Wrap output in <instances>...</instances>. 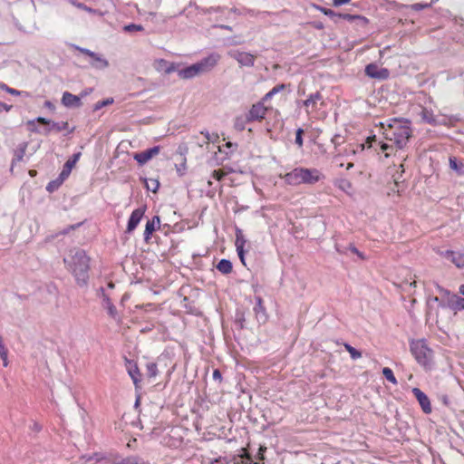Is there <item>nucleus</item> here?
Segmentation results:
<instances>
[{"label": "nucleus", "instance_id": "aec40b11", "mask_svg": "<svg viewBox=\"0 0 464 464\" xmlns=\"http://www.w3.org/2000/svg\"><path fill=\"white\" fill-rule=\"evenodd\" d=\"M92 59V61L91 63V65L95 69L103 70L109 66L108 60L98 53H95V56Z\"/></svg>", "mask_w": 464, "mask_h": 464}, {"label": "nucleus", "instance_id": "c9c22d12", "mask_svg": "<svg viewBox=\"0 0 464 464\" xmlns=\"http://www.w3.org/2000/svg\"><path fill=\"white\" fill-rule=\"evenodd\" d=\"M64 179H62V178H58L56 180H53L51 182H49L46 186V189L49 191V192H53L54 191L55 189H57L59 188V186L63 182Z\"/></svg>", "mask_w": 464, "mask_h": 464}, {"label": "nucleus", "instance_id": "a19ab883", "mask_svg": "<svg viewBox=\"0 0 464 464\" xmlns=\"http://www.w3.org/2000/svg\"><path fill=\"white\" fill-rule=\"evenodd\" d=\"M338 187L344 190V191H347L349 188H352V185L350 183V181H348L347 179H341L339 182H338Z\"/></svg>", "mask_w": 464, "mask_h": 464}, {"label": "nucleus", "instance_id": "6e6552de", "mask_svg": "<svg viewBox=\"0 0 464 464\" xmlns=\"http://www.w3.org/2000/svg\"><path fill=\"white\" fill-rule=\"evenodd\" d=\"M264 102H265L262 101L252 105L248 113L246 114L248 121H261L265 118L267 108L264 105Z\"/></svg>", "mask_w": 464, "mask_h": 464}, {"label": "nucleus", "instance_id": "20e7f679", "mask_svg": "<svg viewBox=\"0 0 464 464\" xmlns=\"http://www.w3.org/2000/svg\"><path fill=\"white\" fill-rule=\"evenodd\" d=\"M324 176L317 169L295 168L287 172L284 180L290 186H298L301 184L313 185L323 179Z\"/></svg>", "mask_w": 464, "mask_h": 464}, {"label": "nucleus", "instance_id": "a211bd4d", "mask_svg": "<svg viewBox=\"0 0 464 464\" xmlns=\"http://www.w3.org/2000/svg\"><path fill=\"white\" fill-rule=\"evenodd\" d=\"M160 219L159 216L153 217L150 220H148L144 230V240L149 241L152 233L156 230V226H159Z\"/></svg>", "mask_w": 464, "mask_h": 464}, {"label": "nucleus", "instance_id": "79ce46f5", "mask_svg": "<svg viewBox=\"0 0 464 464\" xmlns=\"http://www.w3.org/2000/svg\"><path fill=\"white\" fill-rule=\"evenodd\" d=\"M7 349L3 343L2 338L0 337V357L3 361H6Z\"/></svg>", "mask_w": 464, "mask_h": 464}, {"label": "nucleus", "instance_id": "4d7b16f0", "mask_svg": "<svg viewBox=\"0 0 464 464\" xmlns=\"http://www.w3.org/2000/svg\"><path fill=\"white\" fill-rule=\"evenodd\" d=\"M80 225H81V224L79 223V224H76V225H72V226L68 227L66 229H64V230L63 231V234H67L70 230H72V229H74L75 227H80Z\"/></svg>", "mask_w": 464, "mask_h": 464}, {"label": "nucleus", "instance_id": "49530a36", "mask_svg": "<svg viewBox=\"0 0 464 464\" xmlns=\"http://www.w3.org/2000/svg\"><path fill=\"white\" fill-rule=\"evenodd\" d=\"M35 121L41 124L47 125L48 127H50L51 121L46 118L37 117Z\"/></svg>", "mask_w": 464, "mask_h": 464}, {"label": "nucleus", "instance_id": "393cba45", "mask_svg": "<svg viewBox=\"0 0 464 464\" xmlns=\"http://www.w3.org/2000/svg\"><path fill=\"white\" fill-rule=\"evenodd\" d=\"M232 263L227 259H221L217 265V269L224 275L230 274L232 272Z\"/></svg>", "mask_w": 464, "mask_h": 464}, {"label": "nucleus", "instance_id": "7c9ffc66", "mask_svg": "<svg viewBox=\"0 0 464 464\" xmlns=\"http://www.w3.org/2000/svg\"><path fill=\"white\" fill-rule=\"evenodd\" d=\"M453 304H451V310L458 312L464 310V298L457 296L453 297Z\"/></svg>", "mask_w": 464, "mask_h": 464}, {"label": "nucleus", "instance_id": "603ef678", "mask_svg": "<svg viewBox=\"0 0 464 464\" xmlns=\"http://www.w3.org/2000/svg\"><path fill=\"white\" fill-rule=\"evenodd\" d=\"M349 249L351 250L352 253L356 254L361 258H363L362 254L354 246L351 245L349 246Z\"/></svg>", "mask_w": 464, "mask_h": 464}, {"label": "nucleus", "instance_id": "6ab92c4d", "mask_svg": "<svg viewBox=\"0 0 464 464\" xmlns=\"http://www.w3.org/2000/svg\"><path fill=\"white\" fill-rule=\"evenodd\" d=\"M127 362H128V368H127L128 373L130 374V378L133 381V383L137 387L138 383L140 382V373L139 368L136 365V363H133L131 361H127Z\"/></svg>", "mask_w": 464, "mask_h": 464}, {"label": "nucleus", "instance_id": "2f4dec72", "mask_svg": "<svg viewBox=\"0 0 464 464\" xmlns=\"http://www.w3.org/2000/svg\"><path fill=\"white\" fill-rule=\"evenodd\" d=\"M345 350L350 353V356L353 360H357L362 357V353L356 350L354 347L350 345L349 343H344Z\"/></svg>", "mask_w": 464, "mask_h": 464}, {"label": "nucleus", "instance_id": "b1692460", "mask_svg": "<svg viewBox=\"0 0 464 464\" xmlns=\"http://www.w3.org/2000/svg\"><path fill=\"white\" fill-rule=\"evenodd\" d=\"M341 19L347 20L349 22L358 21V24L362 26L367 24L368 20L364 16L350 14H341Z\"/></svg>", "mask_w": 464, "mask_h": 464}, {"label": "nucleus", "instance_id": "2eb2a0df", "mask_svg": "<svg viewBox=\"0 0 464 464\" xmlns=\"http://www.w3.org/2000/svg\"><path fill=\"white\" fill-rule=\"evenodd\" d=\"M62 103L68 108H79L82 106L81 97L64 92L62 97Z\"/></svg>", "mask_w": 464, "mask_h": 464}, {"label": "nucleus", "instance_id": "4be33fe9", "mask_svg": "<svg viewBox=\"0 0 464 464\" xmlns=\"http://www.w3.org/2000/svg\"><path fill=\"white\" fill-rule=\"evenodd\" d=\"M450 167L455 170L459 176H464V162L455 157L450 158Z\"/></svg>", "mask_w": 464, "mask_h": 464}, {"label": "nucleus", "instance_id": "a18cd8bd", "mask_svg": "<svg viewBox=\"0 0 464 464\" xmlns=\"http://www.w3.org/2000/svg\"><path fill=\"white\" fill-rule=\"evenodd\" d=\"M224 175L225 174L220 170H214L212 172V178L217 180H220L224 177Z\"/></svg>", "mask_w": 464, "mask_h": 464}, {"label": "nucleus", "instance_id": "774afa93", "mask_svg": "<svg viewBox=\"0 0 464 464\" xmlns=\"http://www.w3.org/2000/svg\"><path fill=\"white\" fill-rule=\"evenodd\" d=\"M262 17H265L266 14H270L269 12H260L258 13Z\"/></svg>", "mask_w": 464, "mask_h": 464}, {"label": "nucleus", "instance_id": "c85d7f7f", "mask_svg": "<svg viewBox=\"0 0 464 464\" xmlns=\"http://www.w3.org/2000/svg\"><path fill=\"white\" fill-rule=\"evenodd\" d=\"M321 99V93L316 92L315 93L309 95V97L305 101H304V106H314L317 102V101H320Z\"/></svg>", "mask_w": 464, "mask_h": 464}, {"label": "nucleus", "instance_id": "3c124183", "mask_svg": "<svg viewBox=\"0 0 464 464\" xmlns=\"http://www.w3.org/2000/svg\"><path fill=\"white\" fill-rule=\"evenodd\" d=\"M11 109H12V105H8V104H6L5 102H0V111H5L7 112Z\"/></svg>", "mask_w": 464, "mask_h": 464}, {"label": "nucleus", "instance_id": "13d9d810", "mask_svg": "<svg viewBox=\"0 0 464 464\" xmlns=\"http://www.w3.org/2000/svg\"><path fill=\"white\" fill-rule=\"evenodd\" d=\"M216 27H218V28H221V29H224L227 31H232V27L230 25H227V24H219V25H216Z\"/></svg>", "mask_w": 464, "mask_h": 464}, {"label": "nucleus", "instance_id": "9d476101", "mask_svg": "<svg viewBox=\"0 0 464 464\" xmlns=\"http://www.w3.org/2000/svg\"><path fill=\"white\" fill-rule=\"evenodd\" d=\"M246 244V239L243 234V231L240 228L236 229V241L235 246L237 249V256L241 261V263L246 266L245 259V245Z\"/></svg>", "mask_w": 464, "mask_h": 464}, {"label": "nucleus", "instance_id": "09e8293b", "mask_svg": "<svg viewBox=\"0 0 464 464\" xmlns=\"http://www.w3.org/2000/svg\"><path fill=\"white\" fill-rule=\"evenodd\" d=\"M213 379L215 381H218V382H221L222 380V375H221V372L218 369H215L214 372H213Z\"/></svg>", "mask_w": 464, "mask_h": 464}, {"label": "nucleus", "instance_id": "39448f33", "mask_svg": "<svg viewBox=\"0 0 464 464\" xmlns=\"http://www.w3.org/2000/svg\"><path fill=\"white\" fill-rule=\"evenodd\" d=\"M410 350L417 362L428 367L430 365L433 356L432 350L428 346L424 339L412 340L410 343Z\"/></svg>", "mask_w": 464, "mask_h": 464}, {"label": "nucleus", "instance_id": "7ed1b4c3", "mask_svg": "<svg viewBox=\"0 0 464 464\" xmlns=\"http://www.w3.org/2000/svg\"><path fill=\"white\" fill-rule=\"evenodd\" d=\"M219 60L220 55L217 53H212L208 56L202 58L198 63L179 70L178 75L181 79L188 80L201 74L208 73L217 66Z\"/></svg>", "mask_w": 464, "mask_h": 464}, {"label": "nucleus", "instance_id": "a878e982", "mask_svg": "<svg viewBox=\"0 0 464 464\" xmlns=\"http://www.w3.org/2000/svg\"><path fill=\"white\" fill-rule=\"evenodd\" d=\"M285 84L284 83H281V84H277L276 85L274 88H272L264 97H263V102H267L269 101L270 99H272V97H274L276 94H277L278 92H280L281 91L285 90Z\"/></svg>", "mask_w": 464, "mask_h": 464}, {"label": "nucleus", "instance_id": "e2e57ef3", "mask_svg": "<svg viewBox=\"0 0 464 464\" xmlns=\"http://www.w3.org/2000/svg\"><path fill=\"white\" fill-rule=\"evenodd\" d=\"M433 302H436L439 304V306L440 307V296H435L431 299Z\"/></svg>", "mask_w": 464, "mask_h": 464}, {"label": "nucleus", "instance_id": "5701e85b", "mask_svg": "<svg viewBox=\"0 0 464 464\" xmlns=\"http://www.w3.org/2000/svg\"><path fill=\"white\" fill-rule=\"evenodd\" d=\"M69 124L67 121L54 122L51 121L50 127L45 129L44 134H49L52 130H55L57 132L68 130Z\"/></svg>", "mask_w": 464, "mask_h": 464}, {"label": "nucleus", "instance_id": "f03ea898", "mask_svg": "<svg viewBox=\"0 0 464 464\" xmlns=\"http://www.w3.org/2000/svg\"><path fill=\"white\" fill-rule=\"evenodd\" d=\"M384 138L393 141L398 149H403L411 136V130L407 123H402L397 119L391 120L387 125L381 124Z\"/></svg>", "mask_w": 464, "mask_h": 464}, {"label": "nucleus", "instance_id": "0e129e2a", "mask_svg": "<svg viewBox=\"0 0 464 464\" xmlns=\"http://www.w3.org/2000/svg\"><path fill=\"white\" fill-rule=\"evenodd\" d=\"M459 292L460 295H464V285H459Z\"/></svg>", "mask_w": 464, "mask_h": 464}, {"label": "nucleus", "instance_id": "1a4fd4ad", "mask_svg": "<svg viewBox=\"0 0 464 464\" xmlns=\"http://www.w3.org/2000/svg\"><path fill=\"white\" fill-rule=\"evenodd\" d=\"M160 147L154 146L146 150L140 151L139 153H135L133 159L140 164L144 165L149 160H150L153 157L160 153Z\"/></svg>", "mask_w": 464, "mask_h": 464}, {"label": "nucleus", "instance_id": "37998d69", "mask_svg": "<svg viewBox=\"0 0 464 464\" xmlns=\"http://www.w3.org/2000/svg\"><path fill=\"white\" fill-rule=\"evenodd\" d=\"M7 92L12 94V95H15V96H19V95H22V94H24L26 97L30 96V94L28 92H21V91H18L16 89H13L11 87L9 88V90H7Z\"/></svg>", "mask_w": 464, "mask_h": 464}, {"label": "nucleus", "instance_id": "f8f14e48", "mask_svg": "<svg viewBox=\"0 0 464 464\" xmlns=\"http://www.w3.org/2000/svg\"><path fill=\"white\" fill-rule=\"evenodd\" d=\"M145 209H146V208L142 207V208H136L132 211V213L130 214V217L129 218V221H128V226H127L128 232H131L137 227V226L140 222V220L145 213Z\"/></svg>", "mask_w": 464, "mask_h": 464}, {"label": "nucleus", "instance_id": "58836bf2", "mask_svg": "<svg viewBox=\"0 0 464 464\" xmlns=\"http://www.w3.org/2000/svg\"><path fill=\"white\" fill-rule=\"evenodd\" d=\"M111 103H113L112 98H107L105 100L100 101L94 104V111H98L103 108L104 106L110 105Z\"/></svg>", "mask_w": 464, "mask_h": 464}, {"label": "nucleus", "instance_id": "6e6d98bb", "mask_svg": "<svg viewBox=\"0 0 464 464\" xmlns=\"http://www.w3.org/2000/svg\"><path fill=\"white\" fill-rule=\"evenodd\" d=\"M92 92V88L85 89V90H83V91L81 92L80 97H81V98L85 97V96H87L88 94H90Z\"/></svg>", "mask_w": 464, "mask_h": 464}, {"label": "nucleus", "instance_id": "c756f323", "mask_svg": "<svg viewBox=\"0 0 464 464\" xmlns=\"http://www.w3.org/2000/svg\"><path fill=\"white\" fill-rule=\"evenodd\" d=\"M320 10L334 23H338L341 19V14L335 13L332 9L322 7Z\"/></svg>", "mask_w": 464, "mask_h": 464}, {"label": "nucleus", "instance_id": "dca6fc26", "mask_svg": "<svg viewBox=\"0 0 464 464\" xmlns=\"http://www.w3.org/2000/svg\"><path fill=\"white\" fill-rule=\"evenodd\" d=\"M101 297L102 298V306L107 310L109 315L112 318H116L118 312L114 304L111 303L110 297L105 294L104 289L102 287Z\"/></svg>", "mask_w": 464, "mask_h": 464}, {"label": "nucleus", "instance_id": "0eeeda50", "mask_svg": "<svg viewBox=\"0 0 464 464\" xmlns=\"http://www.w3.org/2000/svg\"><path fill=\"white\" fill-rule=\"evenodd\" d=\"M228 55L235 59L240 64V66L252 67L255 64L256 58L250 53L232 50L228 52Z\"/></svg>", "mask_w": 464, "mask_h": 464}, {"label": "nucleus", "instance_id": "4c0bfd02", "mask_svg": "<svg viewBox=\"0 0 464 464\" xmlns=\"http://www.w3.org/2000/svg\"><path fill=\"white\" fill-rule=\"evenodd\" d=\"M303 134H304V130L301 128H298L296 130L295 140V142L298 146V148H302L304 145Z\"/></svg>", "mask_w": 464, "mask_h": 464}, {"label": "nucleus", "instance_id": "de8ad7c7", "mask_svg": "<svg viewBox=\"0 0 464 464\" xmlns=\"http://www.w3.org/2000/svg\"><path fill=\"white\" fill-rule=\"evenodd\" d=\"M176 169H177V172L179 173V175L182 176L185 173V170H186V163H185V161L182 164H180L179 166H176Z\"/></svg>", "mask_w": 464, "mask_h": 464}, {"label": "nucleus", "instance_id": "bf43d9fd", "mask_svg": "<svg viewBox=\"0 0 464 464\" xmlns=\"http://www.w3.org/2000/svg\"><path fill=\"white\" fill-rule=\"evenodd\" d=\"M44 106L50 110H53L54 109V105L50 102V101H45L44 102Z\"/></svg>", "mask_w": 464, "mask_h": 464}, {"label": "nucleus", "instance_id": "680f3d73", "mask_svg": "<svg viewBox=\"0 0 464 464\" xmlns=\"http://www.w3.org/2000/svg\"><path fill=\"white\" fill-rule=\"evenodd\" d=\"M9 86H7L5 83L4 82H0V89L6 92H7V90H9Z\"/></svg>", "mask_w": 464, "mask_h": 464}, {"label": "nucleus", "instance_id": "e433bc0d", "mask_svg": "<svg viewBox=\"0 0 464 464\" xmlns=\"http://www.w3.org/2000/svg\"><path fill=\"white\" fill-rule=\"evenodd\" d=\"M143 30V26L136 24H130L123 26V31L126 33L140 32Z\"/></svg>", "mask_w": 464, "mask_h": 464}, {"label": "nucleus", "instance_id": "f704fd0d", "mask_svg": "<svg viewBox=\"0 0 464 464\" xmlns=\"http://www.w3.org/2000/svg\"><path fill=\"white\" fill-rule=\"evenodd\" d=\"M147 374L150 378H154L158 374V366L155 362L147 363Z\"/></svg>", "mask_w": 464, "mask_h": 464}, {"label": "nucleus", "instance_id": "412c9836", "mask_svg": "<svg viewBox=\"0 0 464 464\" xmlns=\"http://www.w3.org/2000/svg\"><path fill=\"white\" fill-rule=\"evenodd\" d=\"M72 5L77 7L78 9L83 10L89 14L102 15V13L97 9H93L92 7L87 6L83 3H80L77 0H66Z\"/></svg>", "mask_w": 464, "mask_h": 464}, {"label": "nucleus", "instance_id": "338daca9", "mask_svg": "<svg viewBox=\"0 0 464 464\" xmlns=\"http://www.w3.org/2000/svg\"><path fill=\"white\" fill-rule=\"evenodd\" d=\"M372 140L375 141V136H373L372 138H368L367 142L370 144V146H372Z\"/></svg>", "mask_w": 464, "mask_h": 464}, {"label": "nucleus", "instance_id": "f3484780", "mask_svg": "<svg viewBox=\"0 0 464 464\" xmlns=\"http://www.w3.org/2000/svg\"><path fill=\"white\" fill-rule=\"evenodd\" d=\"M80 157H81V153L78 152V153L73 154L72 159H70V160H68L66 161V163L63 166V169L62 172L60 173V178H62V179H67L69 177V175H70V173L72 171V167L79 160Z\"/></svg>", "mask_w": 464, "mask_h": 464}, {"label": "nucleus", "instance_id": "8fccbe9b", "mask_svg": "<svg viewBox=\"0 0 464 464\" xmlns=\"http://www.w3.org/2000/svg\"><path fill=\"white\" fill-rule=\"evenodd\" d=\"M381 144V150L385 152V157L388 158L390 154L387 152V150L391 148V145L383 142H380Z\"/></svg>", "mask_w": 464, "mask_h": 464}, {"label": "nucleus", "instance_id": "9b49d317", "mask_svg": "<svg viewBox=\"0 0 464 464\" xmlns=\"http://www.w3.org/2000/svg\"><path fill=\"white\" fill-rule=\"evenodd\" d=\"M367 76L374 79H386L389 76V71L385 68H379L374 63H370L365 67Z\"/></svg>", "mask_w": 464, "mask_h": 464}, {"label": "nucleus", "instance_id": "cd10ccee", "mask_svg": "<svg viewBox=\"0 0 464 464\" xmlns=\"http://www.w3.org/2000/svg\"><path fill=\"white\" fill-rule=\"evenodd\" d=\"M250 121H248L247 119V115L238 116L236 118L234 125L237 130H243L246 128V124Z\"/></svg>", "mask_w": 464, "mask_h": 464}, {"label": "nucleus", "instance_id": "72a5a7b5", "mask_svg": "<svg viewBox=\"0 0 464 464\" xmlns=\"http://www.w3.org/2000/svg\"><path fill=\"white\" fill-rule=\"evenodd\" d=\"M145 185L148 190L152 192H157L160 188V182L157 179H150L149 181L145 180Z\"/></svg>", "mask_w": 464, "mask_h": 464}, {"label": "nucleus", "instance_id": "ea45409f", "mask_svg": "<svg viewBox=\"0 0 464 464\" xmlns=\"http://www.w3.org/2000/svg\"><path fill=\"white\" fill-rule=\"evenodd\" d=\"M72 46L73 48H75L76 50H78L80 53H83V54H85V55H87V56H89L91 58L95 56L96 53H94V52H92V51H91V50H89L87 48H82V47L77 46L75 44H72Z\"/></svg>", "mask_w": 464, "mask_h": 464}, {"label": "nucleus", "instance_id": "f257e3e1", "mask_svg": "<svg viewBox=\"0 0 464 464\" xmlns=\"http://www.w3.org/2000/svg\"><path fill=\"white\" fill-rule=\"evenodd\" d=\"M63 262L73 275L79 286H85L89 281L90 257L85 251L79 248L70 250Z\"/></svg>", "mask_w": 464, "mask_h": 464}, {"label": "nucleus", "instance_id": "052dcab7", "mask_svg": "<svg viewBox=\"0 0 464 464\" xmlns=\"http://www.w3.org/2000/svg\"><path fill=\"white\" fill-rule=\"evenodd\" d=\"M258 309H263L262 307V299L260 297L257 298V304L255 307V310L257 311Z\"/></svg>", "mask_w": 464, "mask_h": 464}, {"label": "nucleus", "instance_id": "69168bd1", "mask_svg": "<svg viewBox=\"0 0 464 464\" xmlns=\"http://www.w3.org/2000/svg\"><path fill=\"white\" fill-rule=\"evenodd\" d=\"M265 450H266V448H264V449H263V448H260V452H259V459H264V456H263L262 451H264Z\"/></svg>", "mask_w": 464, "mask_h": 464}, {"label": "nucleus", "instance_id": "ddd939ff", "mask_svg": "<svg viewBox=\"0 0 464 464\" xmlns=\"http://www.w3.org/2000/svg\"><path fill=\"white\" fill-rule=\"evenodd\" d=\"M412 393L414 394L415 398L419 401L422 411L425 413H430L431 412V405L430 399L428 396L419 388H413Z\"/></svg>", "mask_w": 464, "mask_h": 464}, {"label": "nucleus", "instance_id": "c03bdc74", "mask_svg": "<svg viewBox=\"0 0 464 464\" xmlns=\"http://www.w3.org/2000/svg\"><path fill=\"white\" fill-rule=\"evenodd\" d=\"M430 6V4H425V5H422V4H420V3H417V4H414L411 5V8L415 11H420V10H422L424 8H428Z\"/></svg>", "mask_w": 464, "mask_h": 464}, {"label": "nucleus", "instance_id": "423d86ee", "mask_svg": "<svg viewBox=\"0 0 464 464\" xmlns=\"http://www.w3.org/2000/svg\"><path fill=\"white\" fill-rule=\"evenodd\" d=\"M436 253L441 257L450 260L456 267H464V251H452V250H436Z\"/></svg>", "mask_w": 464, "mask_h": 464}, {"label": "nucleus", "instance_id": "473e14b6", "mask_svg": "<svg viewBox=\"0 0 464 464\" xmlns=\"http://www.w3.org/2000/svg\"><path fill=\"white\" fill-rule=\"evenodd\" d=\"M382 374L389 382H391L393 384H397V379L395 378L392 369L384 367L382 369Z\"/></svg>", "mask_w": 464, "mask_h": 464}, {"label": "nucleus", "instance_id": "864d4df0", "mask_svg": "<svg viewBox=\"0 0 464 464\" xmlns=\"http://www.w3.org/2000/svg\"><path fill=\"white\" fill-rule=\"evenodd\" d=\"M351 0H333V4L334 6H340L344 4L349 3Z\"/></svg>", "mask_w": 464, "mask_h": 464}, {"label": "nucleus", "instance_id": "5fc2aeb1", "mask_svg": "<svg viewBox=\"0 0 464 464\" xmlns=\"http://www.w3.org/2000/svg\"><path fill=\"white\" fill-rule=\"evenodd\" d=\"M176 71V65L174 63H171L169 66H168L165 70L167 73H170L172 72Z\"/></svg>", "mask_w": 464, "mask_h": 464}, {"label": "nucleus", "instance_id": "4468645a", "mask_svg": "<svg viewBox=\"0 0 464 464\" xmlns=\"http://www.w3.org/2000/svg\"><path fill=\"white\" fill-rule=\"evenodd\" d=\"M438 291L440 293V307L451 308V304H453V297L457 296L456 294H452L450 291L438 285Z\"/></svg>", "mask_w": 464, "mask_h": 464}, {"label": "nucleus", "instance_id": "bb28decb", "mask_svg": "<svg viewBox=\"0 0 464 464\" xmlns=\"http://www.w3.org/2000/svg\"><path fill=\"white\" fill-rule=\"evenodd\" d=\"M115 464H145L143 459L138 456H130Z\"/></svg>", "mask_w": 464, "mask_h": 464}]
</instances>
